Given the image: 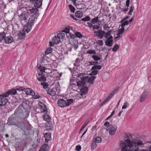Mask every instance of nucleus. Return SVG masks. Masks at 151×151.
<instances>
[{
  "mask_svg": "<svg viewBox=\"0 0 151 151\" xmlns=\"http://www.w3.org/2000/svg\"><path fill=\"white\" fill-rule=\"evenodd\" d=\"M127 139L121 142L120 145L122 147V151H139L140 147H143L145 144L140 139H134L131 141V135L129 134L127 135Z\"/></svg>",
  "mask_w": 151,
  "mask_h": 151,
  "instance_id": "nucleus-1",
  "label": "nucleus"
},
{
  "mask_svg": "<svg viewBox=\"0 0 151 151\" xmlns=\"http://www.w3.org/2000/svg\"><path fill=\"white\" fill-rule=\"evenodd\" d=\"M31 13L32 14H33L35 16H37L39 15V13L37 12L38 10L36 8H32L29 9L28 12L27 13L23 12L19 16V20L22 24H24L27 22V20L30 17V14L29 12Z\"/></svg>",
  "mask_w": 151,
  "mask_h": 151,
  "instance_id": "nucleus-2",
  "label": "nucleus"
},
{
  "mask_svg": "<svg viewBox=\"0 0 151 151\" xmlns=\"http://www.w3.org/2000/svg\"><path fill=\"white\" fill-rule=\"evenodd\" d=\"M73 31L72 27H66L62 32L66 33V35L68 38L74 39L76 37V35L72 33L71 32Z\"/></svg>",
  "mask_w": 151,
  "mask_h": 151,
  "instance_id": "nucleus-3",
  "label": "nucleus"
},
{
  "mask_svg": "<svg viewBox=\"0 0 151 151\" xmlns=\"http://www.w3.org/2000/svg\"><path fill=\"white\" fill-rule=\"evenodd\" d=\"M70 84L72 85H74L75 86L77 85L79 87L84 86L86 82V81L81 80L78 81H74L72 79H70Z\"/></svg>",
  "mask_w": 151,
  "mask_h": 151,
  "instance_id": "nucleus-4",
  "label": "nucleus"
},
{
  "mask_svg": "<svg viewBox=\"0 0 151 151\" xmlns=\"http://www.w3.org/2000/svg\"><path fill=\"white\" fill-rule=\"evenodd\" d=\"M7 97L4 94L0 95V106H5L8 102L7 99L6 98Z\"/></svg>",
  "mask_w": 151,
  "mask_h": 151,
  "instance_id": "nucleus-5",
  "label": "nucleus"
},
{
  "mask_svg": "<svg viewBox=\"0 0 151 151\" xmlns=\"http://www.w3.org/2000/svg\"><path fill=\"white\" fill-rule=\"evenodd\" d=\"M59 83H58V84L56 85V86L55 88H54L52 89L49 88L47 89V93L48 94L51 95L52 96H54L56 95L55 90H57V89H56V88H58L59 89Z\"/></svg>",
  "mask_w": 151,
  "mask_h": 151,
  "instance_id": "nucleus-6",
  "label": "nucleus"
},
{
  "mask_svg": "<svg viewBox=\"0 0 151 151\" xmlns=\"http://www.w3.org/2000/svg\"><path fill=\"white\" fill-rule=\"evenodd\" d=\"M117 129V127L116 125H110L109 130V133L110 135H114Z\"/></svg>",
  "mask_w": 151,
  "mask_h": 151,
  "instance_id": "nucleus-7",
  "label": "nucleus"
},
{
  "mask_svg": "<svg viewBox=\"0 0 151 151\" xmlns=\"http://www.w3.org/2000/svg\"><path fill=\"white\" fill-rule=\"evenodd\" d=\"M36 19L37 18L33 14H30V17L28 19V23L33 25L35 23Z\"/></svg>",
  "mask_w": 151,
  "mask_h": 151,
  "instance_id": "nucleus-8",
  "label": "nucleus"
},
{
  "mask_svg": "<svg viewBox=\"0 0 151 151\" xmlns=\"http://www.w3.org/2000/svg\"><path fill=\"white\" fill-rule=\"evenodd\" d=\"M94 33L96 34V36L98 37L100 39H102L104 35L105 34V32L100 30H99L98 31H95Z\"/></svg>",
  "mask_w": 151,
  "mask_h": 151,
  "instance_id": "nucleus-9",
  "label": "nucleus"
},
{
  "mask_svg": "<svg viewBox=\"0 0 151 151\" xmlns=\"http://www.w3.org/2000/svg\"><path fill=\"white\" fill-rule=\"evenodd\" d=\"M32 25L31 24L28 23H27L24 27L23 30L26 32L28 33L31 30Z\"/></svg>",
  "mask_w": 151,
  "mask_h": 151,
  "instance_id": "nucleus-10",
  "label": "nucleus"
},
{
  "mask_svg": "<svg viewBox=\"0 0 151 151\" xmlns=\"http://www.w3.org/2000/svg\"><path fill=\"white\" fill-rule=\"evenodd\" d=\"M58 106L61 107H64L66 105V102L63 99L59 100L58 101Z\"/></svg>",
  "mask_w": 151,
  "mask_h": 151,
  "instance_id": "nucleus-11",
  "label": "nucleus"
},
{
  "mask_svg": "<svg viewBox=\"0 0 151 151\" xmlns=\"http://www.w3.org/2000/svg\"><path fill=\"white\" fill-rule=\"evenodd\" d=\"M83 73L78 74L77 75L78 77L80 78L81 80L86 81L87 76Z\"/></svg>",
  "mask_w": 151,
  "mask_h": 151,
  "instance_id": "nucleus-12",
  "label": "nucleus"
},
{
  "mask_svg": "<svg viewBox=\"0 0 151 151\" xmlns=\"http://www.w3.org/2000/svg\"><path fill=\"white\" fill-rule=\"evenodd\" d=\"M147 93L145 92L144 91L143 92L139 99L140 102H142L144 101L147 98Z\"/></svg>",
  "mask_w": 151,
  "mask_h": 151,
  "instance_id": "nucleus-13",
  "label": "nucleus"
},
{
  "mask_svg": "<svg viewBox=\"0 0 151 151\" xmlns=\"http://www.w3.org/2000/svg\"><path fill=\"white\" fill-rule=\"evenodd\" d=\"M15 120L13 117L9 118L8 119L7 124L9 126L16 125Z\"/></svg>",
  "mask_w": 151,
  "mask_h": 151,
  "instance_id": "nucleus-14",
  "label": "nucleus"
},
{
  "mask_svg": "<svg viewBox=\"0 0 151 151\" xmlns=\"http://www.w3.org/2000/svg\"><path fill=\"white\" fill-rule=\"evenodd\" d=\"M16 93H17V90L12 88L11 90L8 91L4 94L7 97L9 95H14Z\"/></svg>",
  "mask_w": 151,
  "mask_h": 151,
  "instance_id": "nucleus-15",
  "label": "nucleus"
},
{
  "mask_svg": "<svg viewBox=\"0 0 151 151\" xmlns=\"http://www.w3.org/2000/svg\"><path fill=\"white\" fill-rule=\"evenodd\" d=\"M25 32L23 29L19 32L18 34V35L20 39L22 40L25 37Z\"/></svg>",
  "mask_w": 151,
  "mask_h": 151,
  "instance_id": "nucleus-16",
  "label": "nucleus"
},
{
  "mask_svg": "<svg viewBox=\"0 0 151 151\" xmlns=\"http://www.w3.org/2000/svg\"><path fill=\"white\" fill-rule=\"evenodd\" d=\"M4 40L5 43L9 44L12 42L13 39L11 36L6 37L4 38Z\"/></svg>",
  "mask_w": 151,
  "mask_h": 151,
  "instance_id": "nucleus-17",
  "label": "nucleus"
},
{
  "mask_svg": "<svg viewBox=\"0 0 151 151\" xmlns=\"http://www.w3.org/2000/svg\"><path fill=\"white\" fill-rule=\"evenodd\" d=\"M96 77L95 76H93L89 77L87 76V79H86V82H88L90 83L93 84V81L95 79Z\"/></svg>",
  "mask_w": 151,
  "mask_h": 151,
  "instance_id": "nucleus-18",
  "label": "nucleus"
},
{
  "mask_svg": "<svg viewBox=\"0 0 151 151\" xmlns=\"http://www.w3.org/2000/svg\"><path fill=\"white\" fill-rule=\"evenodd\" d=\"M17 127L20 128L22 130L24 131V124L23 122H19L15 125Z\"/></svg>",
  "mask_w": 151,
  "mask_h": 151,
  "instance_id": "nucleus-19",
  "label": "nucleus"
},
{
  "mask_svg": "<svg viewBox=\"0 0 151 151\" xmlns=\"http://www.w3.org/2000/svg\"><path fill=\"white\" fill-rule=\"evenodd\" d=\"M48 147L47 144H44L41 147L39 151H48Z\"/></svg>",
  "mask_w": 151,
  "mask_h": 151,
  "instance_id": "nucleus-20",
  "label": "nucleus"
},
{
  "mask_svg": "<svg viewBox=\"0 0 151 151\" xmlns=\"http://www.w3.org/2000/svg\"><path fill=\"white\" fill-rule=\"evenodd\" d=\"M44 137L45 138V142H47L51 140V135L49 133H46L44 134Z\"/></svg>",
  "mask_w": 151,
  "mask_h": 151,
  "instance_id": "nucleus-21",
  "label": "nucleus"
},
{
  "mask_svg": "<svg viewBox=\"0 0 151 151\" xmlns=\"http://www.w3.org/2000/svg\"><path fill=\"white\" fill-rule=\"evenodd\" d=\"M42 0H38L34 4V6L37 8H40L42 5Z\"/></svg>",
  "mask_w": 151,
  "mask_h": 151,
  "instance_id": "nucleus-22",
  "label": "nucleus"
},
{
  "mask_svg": "<svg viewBox=\"0 0 151 151\" xmlns=\"http://www.w3.org/2000/svg\"><path fill=\"white\" fill-rule=\"evenodd\" d=\"M52 41L55 44H57L59 43L60 41V39L57 35L53 38Z\"/></svg>",
  "mask_w": 151,
  "mask_h": 151,
  "instance_id": "nucleus-23",
  "label": "nucleus"
},
{
  "mask_svg": "<svg viewBox=\"0 0 151 151\" xmlns=\"http://www.w3.org/2000/svg\"><path fill=\"white\" fill-rule=\"evenodd\" d=\"M75 16L78 18H81L83 16V13L81 11H77L75 14Z\"/></svg>",
  "mask_w": 151,
  "mask_h": 151,
  "instance_id": "nucleus-24",
  "label": "nucleus"
},
{
  "mask_svg": "<svg viewBox=\"0 0 151 151\" xmlns=\"http://www.w3.org/2000/svg\"><path fill=\"white\" fill-rule=\"evenodd\" d=\"M113 40L107 39L105 42L106 45L109 47L111 46L113 44Z\"/></svg>",
  "mask_w": 151,
  "mask_h": 151,
  "instance_id": "nucleus-25",
  "label": "nucleus"
},
{
  "mask_svg": "<svg viewBox=\"0 0 151 151\" xmlns=\"http://www.w3.org/2000/svg\"><path fill=\"white\" fill-rule=\"evenodd\" d=\"M88 90V88L86 86H84L80 89L81 92L84 94H85L87 93Z\"/></svg>",
  "mask_w": 151,
  "mask_h": 151,
  "instance_id": "nucleus-26",
  "label": "nucleus"
},
{
  "mask_svg": "<svg viewBox=\"0 0 151 151\" xmlns=\"http://www.w3.org/2000/svg\"><path fill=\"white\" fill-rule=\"evenodd\" d=\"M89 121V119H87L84 123L83 124L82 127L81 128L80 130V132H82L83 130L84 129L85 127L86 126V125L88 124Z\"/></svg>",
  "mask_w": 151,
  "mask_h": 151,
  "instance_id": "nucleus-27",
  "label": "nucleus"
},
{
  "mask_svg": "<svg viewBox=\"0 0 151 151\" xmlns=\"http://www.w3.org/2000/svg\"><path fill=\"white\" fill-rule=\"evenodd\" d=\"M124 28H122L121 27V28L119 29L116 33L117 35H119L121 36L124 32Z\"/></svg>",
  "mask_w": 151,
  "mask_h": 151,
  "instance_id": "nucleus-28",
  "label": "nucleus"
},
{
  "mask_svg": "<svg viewBox=\"0 0 151 151\" xmlns=\"http://www.w3.org/2000/svg\"><path fill=\"white\" fill-rule=\"evenodd\" d=\"M43 117L44 120L48 122H50L51 119L50 116L48 115L47 114L46 115H44Z\"/></svg>",
  "mask_w": 151,
  "mask_h": 151,
  "instance_id": "nucleus-29",
  "label": "nucleus"
},
{
  "mask_svg": "<svg viewBox=\"0 0 151 151\" xmlns=\"http://www.w3.org/2000/svg\"><path fill=\"white\" fill-rule=\"evenodd\" d=\"M54 50V49L50 47H49L46 50L45 52V53L46 55L48 54L51 53Z\"/></svg>",
  "mask_w": 151,
  "mask_h": 151,
  "instance_id": "nucleus-30",
  "label": "nucleus"
},
{
  "mask_svg": "<svg viewBox=\"0 0 151 151\" xmlns=\"http://www.w3.org/2000/svg\"><path fill=\"white\" fill-rule=\"evenodd\" d=\"M92 58L95 61H97L100 60V58L97 55H94L92 56Z\"/></svg>",
  "mask_w": 151,
  "mask_h": 151,
  "instance_id": "nucleus-31",
  "label": "nucleus"
},
{
  "mask_svg": "<svg viewBox=\"0 0 151 151\" xmlns=\"http://www.w3.org/2000/svg\"><path fill=\"white\" fill-rule=\"evenodd\" d=\"M42 105H40V106L41 107L40 109H41V111L42 112H44L46 111L47 110V108L45 107V106H44L42 103Z\"/></svg>",
  "mask_w": 151,
  "mask_h": 151,
  "instance_id": "nucleus-32",
  "label": "nucleus"
},
{
  "mask_svg": "<svg viewBox=\"0 0 151 151\" xmlns=\"http://www.w3.org/2000/svg\"><path fill=\"white\" fill-rule=\"evenodd\" d=\"M86 53L87 54H96V52L95 50H88L87 51Z\"/></svg>",
  "mask_w": 151,
  "mask_h": 151,
  "instance_id": "nucleus-33",
  "label": "nucleus"
},
{
  "mask_svg": "<svg viewBox=\"0 0 151 151\" xmlns=\"http://www.w3.org/2000/svg\"><path fill=\"white\" fill-rule=\"evenodd\" d=\"M96 142L94 140L93 141L91 145V149L92 150L94 149L96 147Z\"/></svg>",
  "mask_w": 151,
  "mask_h": 151,
  "instance_id": "nucleus-34",
  "label": "nucleus"
},
{
  "mask_svg": "<svg viewBox=\"0 0 151 151\" xmlns=\"http://www.w3.org/2000/svg\"><path fill=\"white\" fill-rule=\"evenodd\" d=\"M121 25V26L122 28H124V27L129 24V21L127 20L124 21Z\"/></svg>",
  "mask_w": 151,
  "mask_h": 151,
  "instance_id": "nucleus-35",
  "label": "nucleus"
},
{
  "mask_svg": "<svg viewBox=\"0 0 151 151\" xmlns=\"http://www.w3.org/2000/svg\"><path fill=\"white\" fill-rule=\"evenodd\" d=\"M101 68V66L99 65H94L93 67H92L91 70H92L93 69L95 70H100Z\"/></svg>",
  "mask_w": 151,
  "mask_h": 151,
  "instance_id": "nucleus-36",
  "label": "nucleus"
},
{
  "mask_svg": "<svg viewBox=\"0 0 151 151\" xmlns=\"http://www.w3.org/2000/svg\"><path fill=\"white\" fill-rule=\"evenodd\" d=\"M58 37H59L60 39H62L65 37V34L64 33H61L57 34Z\"/></svg>",
  "mask_w": 151,
  "mask_h": 151,
  "instance_id": "nucleus-37",
  "label": "nucleus"
},
{
  "mask_svg": "<svg viewBox=\"0 0 151 151\" xmlns=\"http://www.w3.org/2000/svg\"><path fill=\"white\" fill-rule=\"evenodd\" d=\"M99 17H96L93 18L91 20V22L93 24H95L98 21V19Z\"/></svg>",
  "mask_w": 151,
  "mask_h": 151,
  "instance_id": "nucleus-38",
  "label": "nucleus"
},
{
  "mask_svg": "<svg viewBox=\"0 0 151 151\" xmlns=\"http://www.w3.org/2000/svg\"><path fill=\"white\" fill-rule=\"evenodd\" d=\"M38 80L39 81H42L43 82H45L46 81V78L44 76H42L39 77L38 79Z\"/></svg>",
  "mask_w": 151,
  "mask_h": 151,
  "instance_id": "nucleus-39",
  "label": "nucleus"
},
{
  "mask_svg": "<svg viewBox=\"0 0 151 151\" xmlns=\"http://www.w3.org/2000/svg\"><path fill=\"white\" fill-rule=\"evenodd\" d=\"M111 32H112V31L111 30H110L107 33H105V34L104 35V37L106 38H107L109 36H110L111 35Z\"/></svg>",
  "mask_w": 151,
  "mask_h": 151,
  "instance_id": "nucleus-40",
  "label": "nucleus"
},
{
  "mask_svg": "<svg viewBox=\"0 0 151 151\" xmlns=\"http://www.w3.org/2000/svg\"><path fill=\"white\" fill-rule=\"evenodd\" d=\"M24 109L23 107L22 106L19 107L18 109L17 110H16V111L19 113H20L23 112V111L22 110Z\"/></svg>",
  "mask_w": 151,
  "mask_h": 151,
  "instance_id": "nucleus-41",
  "label": "nucleus"
},
{
  "mask_svg": "<svg viewBox=\"0 0 151 151\" xmlns=\"http://www.w3.org/2000/svg\"><path fill=\"white\" fill-rule=\"evenodd\" d=\"M119 48V45L118 44H116L113 48L112 50L114 52H116Z\"/></svg>",
  "mask_w": 151,
  "mask_h": 151,
  "instance_id": "nucleus-42",
  "label": "nucleus"
},
{
  "mask_svg": "<svg viewBox=\"0 0 151 151\" xmlns=\"http://www.w3.org/2000/svg\"><path fill=\"white\" fill-rule=\"evenodd\" d=\"M31 90H32V89L31 88H24V91L27 95H30Z\"/></svg>",
  "mask_w": 151,
  "mask_h": 151,
  "instance_id": "nucleus-43",
  "label": "nucleus"
},
{
  "mask_svg": "<svg viewBox=\"0 0 151 151\" xmlns=\"http://www.w3.org/2000/svg\"><path fill=\"white\" fill-rule=\"evenodd\" d=\"M45 67H43L41 65H40L38 67L40 71L42 72H44L45 70Z\"/></svg>",
  "mask_w": 151,
  "mask_h": 151,
  "instance_id": "nucleus-44",
  "label": "nucleus"
},
{
  "mask_svg": "<svg viewBox=\"0 0 151 151\" xmlns=\"http://www.w3.org/2000/svg\"><path fill=\"white\" fill-rule=\"evenodd\" d=\"M94 141L97 142L99 143L101 142V137H98L94 139Z\"/></svg>",
  "mask_w": 151,
  "mask_h": 151,
  "instance_id": "nucleus-45",
  "label": "nucleus"
},
{
  "mask_svg": "<svg viewBox=\"0 0 151 151\" xmlns=\"http://www.w3.org/2000/svg\"><path fill=\"white\" fill-rule=\"evenodd\" d=\"M68 6L70 9V11L72 12H74L75 10V9L74 7L72 5L70 4L68 5Z\"/></svg>",
  "mask_w": 151,
  "mask_h": 151,
  "instance_id": "nucleus-46",
  "label": "nucleus"
},
{
  "mask_svg": "<svg viewBox=\"0 0 151 151\" xmlns=\"http://www.w3.org/2000/svg\"><path fill=\"white\" fill-rule=\"evenodd\" d=\"M5 34L4 32H3L2 33H0V41H1L3 39L4 37H5Z\"/></svg>",
  "mask_w": 151,
  "mask_h": 151,
  "instance_id": "nucleus-47",
  "label": "nucleus"
},
{
  "mask_svg": "<svg viewBox=\"0 0 151 151\" xmlns=\"http://www.w3.org/2000/svg\"><path fill=\"white\" fill-rule=\"evenodd\" d=\"M75 34L76 35V37H78L79 38H81L82 37V35H81L80 32H76L75 33Z\"/></svg>",
  "mask_w": 151,
  "mask_h": 151,
  "instance_id": "nucleus-48",
  "label": "nucleus"
},
{
  "mask_svg": "<svg viewBox=\"0 0 151 151\" xmlns=\"http://www.w3.org/2000/svg\"><path fill=\"white\" fill-rule=\"evenodd\" d=\"M73 102V100L72 99H69L68 100H67V102H66V106H69Z\"/></svg>",
  "mask_w": 151,
  "mask_h": 151,
  "instance_id": "nucleus-49",
  "label": "nucleus"
},
{
  "mask_svg": "<svg viewBox=\"0 0 151 151\" xmlns=\"http://www.w3.org/2000/svg\"><path fill=\"white\" fill-rule=\"evenodd\" d=\"M47 59L48 60H50V58H48L45 55H44L43 56V58L42 59V61L43 63H45L46 61H47Z\"/></svg>",
  "mask_w": 151,
  "mask_h": 151,
  "instance_id": "nucleus-50",
  "label": "nucleus"
},
{
  "mask_svg": "<svg viewBox=\"0 0 151 151\" xmlns=\"http://www.w3.org/2000/svg\"><path fill=\"white\" fill-rule=\"evenodd\" d=\"M119 88V87H117L115 89H114L112 92L110 93L113 96L115 93L118 91Z\"/></svg>",
  "mask_w": 151,
  "mask_h": 151,
  "instance_id": "nucleus-51",
  "label": "nucleus"
},
{
  "mask_svg": "<svg viewBox=\"0 0 151 151\" xmlns=\"http://www.w3.org/2000/svg\"><path fill=\"white\" fill-rule=\"evenodd\" d=\"M91 19L88 16L84 18L81 19V20L83 21H90Z\"/></svg>",
  "mask_w": 151,
  "mask_h": 151,
  "instance_id": "nucleus-52",
  "label": "nucleus"
},
{
  "mask_svg": "<svg viewBox=\"0 0 151 151\" xmlns=\"http://www.w3.org/2000/svg\"><path fill=\"white\" fill-rule=\"evenodd\" d=\"M129 104L127 102H126L124 103V104L122 106V109H125L127 108V106H129Z\"/></svg>",
  "mask_w": 151,
  "mask_h": 151,
  "instance_id": "nucleus-53",
  "label": "nucleus"
},
{
  "mask_svg": "<svg viewBox=\"0 0 151 151\" xmlns=\"http://www.w3.org/2000/svg\"><path fill=\"white\" fill-rule=\"evenodd\" d=\"M134 9L133 6H131L130 7V10L129 12L128 13V14L129 15L131 14V13L133 12Z\"/></svg>",
  "mask_w": 151,
  "mask_h": 151,
  "instance_id": "nucleus-54",
  "label": "nucleus"
},
{
  "mask_svg": "<svg viewBox=\"0 0 151 151\" xmlns=\"http://www.w3.org/2000/svg\"><path fill=\"white\" fill-rule=\"evenodd\" d=\"M46 73H50L51 72V70L50 68H45L44 72Z\"/></svg>",
  "mask_w": 151,
  "mask_h": 151,
  "instance_id": "nucleus-55",
  "label": "nucleus"
},
{
  "mask_svg": "<svg viewBox=\"0 0 151 151\" xmlns=\"http://www.w3.org/2000/svg\"><path fill=\"white\" fill-rule=\"evenodd\" d=\"M92 27L93 29L98 30L99 29L100 27L97 25H94Z\"/></svg>",
  "mask_w": 151,
  "mask_h": 151,
  "instance_id": "nucleus-56",
  "label": "nucleus"
},
{
  "mask_svg": "<svg viewBox=\"0 0 151 151\" xmlns=\"http://www.w3.org/2000/svg\"><path fill=\"white\" fill-rule=\"evenodd\" d=\"M103 28L104 30H109V26L106 24H105L103 26Z\"/></svg>",
  "mask_w": 151,
  "mask_h": 151,
  "instance_id": "nucleus-57",
  "label": "nucleus"
},
{
  "mask_svg": "<svg viewBox=\"0 0 151 151\" xmlns=\"http://www.w3.org/2000/svg\"><path fill=\"white\" fill-rule=\"evenodd\" d=\"M97 43L100 46H101L103 44V41L102 40H98L97 41Z\"/></svg>",
  "mask_w": 151,
  "mask_h": 151,
  "instance_id": "nucleus-58",
  "label": "nucleus"
},
{
  "mask_svg": "<svg viewBox=\"0 0 151 151\" xmlns=\"http://www.w3.org/2000/svg\"><path fill=\"white\" fill-rule=\"evenodd\" d=\"M24 88H24V87H20L19 88H16L15 89L17 90V91H22L24 90Z\"/></svg>",
  "mask_w": 151,
  "mask_h": 151,
  "instance_id": "nucleus-59",
  "label": "nucleus"
},
{
  "mask_svg": "<svg viewBox=\"0 0 151 151\" xmlns=\"http://www.w3.org/2000/svg\"><path fill=\"white\" fill-rule=\"evenodd\" d=\"M81 149V147L80 145H77L76 146V149L77 151H79Z\"/></svg>",
  "mask_w": 151,
  "mask_h": 151,
  "instance_id": "nucleus-60",
  "label": "nucleus"
},
{
  "mask_svg": "<svg viewBox=\"0 0 151 151\" xmlns=\"http://www.w3.org/2000/svg\"><path fill=\"white\" fill-rule=\"evenodd\" d=\"M89 63L91 65H95L98 64V62H89Z\"/></svg>",
  "mask_w": 151,
  "mask_h": 151,
  "instance_id": "nucleus-61",
  "label": "nucleus"
},
{
  "mask_svg": "<svg viewBox=\"0 0 151 151\" xmlns=\"http://www.w3.org/2000/svg\"><path fill=\"white\" fill-rule=\"evenodd\" d=\"M92 71V73L94 75H96L98 73V71L95 69H93Z\"/></svg>",
  "mask_w": 151,
  "mask_h": 151,
  "instance_id": "nucleus-62",
  "label": "nucleus"
},
{
  "mask_svg": "<svg viewBox=\"0 0 151 151\" xmlns=\"http://www.w3.org/2000/svg\"><path fill=\"white\" fill-rule=\"evenodd\" d=\"M108 100L106 99L101 103L99 106H102Z\"/></svg>",
  "mask_w": 151,
  "mask_h": 151,
  "instance_id": "nucleus-63",
  "label": "nucleus"
},
{
  "mask_svg": "<svg viewBox=\"0 0 151 151\" xmlns=\"http://www.w3.org/2000/svg\"><path fill=\"white\" fill-rule=\"evenodd\" d=\"M148 151L147 150H142L140 151H151V145L148 147Z\"/></svg>",
  "mask_w": 151,
  "mask_h": 151,
  "instance_id": "nucleus-64",
  "label": "nucleus"
}]
</instances>
